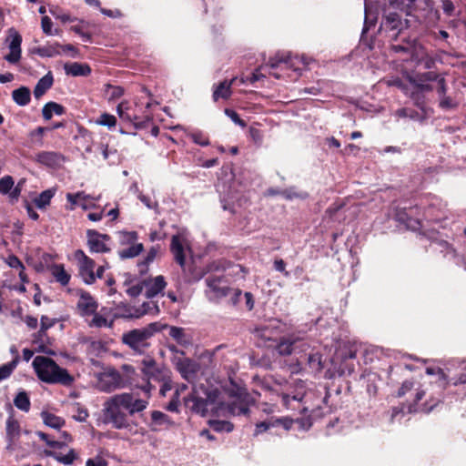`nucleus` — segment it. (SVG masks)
I'll list each match as a JSON object with an SVG mask.
<instances>
[{
	"mask_svg": "<svg viewBox=\"0 0 466 466\" xmlns=\"http://www.w3.org/2000/svg\"><path fill=\"white\" fill-rule=\"evenodd\" d=\"M6 449L15 451L18 447V440L22 434L20 424L13 416H9L5 421Z\"/></svg>",
	"mask_w": 466,
	"mask_h": 466,
	"instance_id": "obj_14",
	"label": "nucleus"
},
{
	"mask_svg": "<svg viewBox=\"0 0 466 466\" xmlns=\"http://www.w3.org/2000/svg\"><path fill=\"white\" fill-rule=\"evenodd\" d=\"M410 82L418 89L422 92H430L432 91L433 87L431 85L428 84L424 81H420L419 78H411L410 77Z\"/></svg>",
	"mask_w": 466,
	"mask_h": 466,
	"instance_id": "obj_54",
	"label": "nucleus"
},
{
	"mask_svg": "<svg viewBox=\"0 0 466 466\" xmlns=\"http://www.w3.org/2000/svg\"><path fill=\"white\" fill-rule=\"evenodd\" d=\"M225 114L238 126L241 127H245L247 126L246 122L244 120H242L238 114L234 111V110H231V109H228V108H226L225 109Z\"/></svg>",
	"mask_w": 466,
	"mask_h": 466,
	"instance_id": "obj_57",
	"label": "nucleus"
},
{
	"mask_svg": "<svg viewBox=\"0 0 466 466\" xmlns=\"http://www.w3.org/2000/svg\"><path fill=\"white\" fill-rule=\"evenodd\" d=\"M14 179L11 176H5L0 179V193L7 194L14 187Z\"/></svg>",
	"mask_w": 466,
	"mask_h": 466,
	"instance_id": "obj_52",
	"label": "nucleus"
},
{
	"mask_svg": "<svg viewBox=\"0 0 466 466\" xmlns=\"http://www.w3.org/2000/svg\"><path fill=\"white\" fill-rule=\"evenodd\" d=\"M124 95V89L119 86L106 84L105 86V96L109 102L120 98Z\"/></svg>",
	"mask_w": 466,
	"mask_h": 466,
	"instance_id": "obj_35",
	"label": "nucleus"
},
{
	"mask_svg": "<svg viewBox=\"0 0 466 466\" xmlns=\"http://www.w3.org/2000/svg\"><path fill=\"white\" fill-rule=\"evenodd\" d=\"M306 394V385L304 381L300 380H297L290 386V390L289 392H282L280 394L283 405L286 409H292L290 405V400L295 401H302Z\"/></svg>",
	"mask_w": 466,
	"mask_h": 466,
	"instance_id": "obj_13",
	"label": "nucleus"
},
{
	"mask_svg": "<svg viewBox=\"0 0 466 466\" xmlns=\"http://www.w3.org/2000/svg\"><path fill=\"white\" fill-rule=\"evenodd\" d=\"M169 336L179 344L187 345L189 343V339L187 338L184 329L182 328L171 327L169 329Z\"/></svg>",
	"mask_w": 466,
	"mask_h": 466,
	"instance_id": "obj_39",
	"label": "nucleus"
},
{
	"mask_svg": "<svg viewBox=\"0 0 466 466\" xmlns=\"http://www.w3.org/2000/svg\"><path fill=\"white\" fill-rule=\"evenodd\" d=\"M275 427L274 420L262 421L256 424L255 435H258L264 431H267L269 428Z\"/></svg>",
	"mask_w": 466,
	"mask_h": 466,
	"instance_id": "obj_61",
	"label": "nucleus"
},
{
	"mask_svg": "<svg viewBox=\"0 0 466 466\" xmlns=\"http://www.w3.org/2000/svg\"><path fill=\"white\" fill-rule=\"evenodd\" d=\"M141 365V371L144 377L148 380L144 390L147 393V397H150V390L153 388L150 381L165 382V385H167L170 371L163 366H158L153 359H144Z\"/></svg>",
	"mask_w": 466,
	"mask_h": 466,
	"instance_id": "obj_6",
	"label": "nucleus"
},
{
	"mask_svg": "<svg viewBox=\"0 0 466 466\" xmlns=\"http://www.w3.org/2000/svg\"><path fill=\"white\" fill-rule=\"evenodd\" d=\"M151 420L152 424L154 426H167L171 427L174 425V422L169 419V417L162 411L154 410L151 412Z\"/></svg>",
	"mask_w": 466,
	"mask_h": 466,
	"instance_id": "obj_32",
	"label": "nucleus"
},
{
	"mask_svg": "<svg viewBox=\"0 0 466 466\" xmlns=\"http://www.w3.org/2000/svg\"><path fill=\"white\" fill-rule=\"evenodd\" d=\"M64 113H65L64 106L56 102L46 103L42 109V115L46 120H50L54 114L57 115V116H61Z\"/></svg>",
	"mask_w": 466,
	"mask_h": 466,
	"instance_id": "obj_27",
	"label": "nucleus"
},
{
	"mask_svg": "<svg viewBox=\"0 0 466 466\" xmlns=\"http://www.w3.org/2000/svg\"><path fill=\"white\" fill-rule=\"evenodd\" d=\"M413 388V382L410 380H406L402 383L401 387L398 390V397L404 396L408 391L411 390Z\"/></svg>",
	"mask_w": 466,
	"mask_h": 466,
	"instance_id": "obj_64",
	"label": "nucleus"
},
{
	"mask_svg": "<svg viewBox=\"0 0 466 466\" xmlns=\"http://www.w3.org/2000/svg\"><path fill=\"white\" fill-rule=\"evenodd\" d=\"M87 246L91 252L106 253L110 251L107 242L110 237L106 234H101L94 229L86 231Z\"/></svg>",
	"mask_w": 466,
	"mask_h": 466,
	"instance_id": "obj_12",
	"label": "nucleus"
},
{
	"mask_svg": "<svg viewBox=\"0 0 466 466\" xmlns=\"http://www.w3.org/2000/svg\"><path fill=\"white\" fill-rule=\"evenodd\" d=\"M149 396L139 398L134 392H124L108 398L103 405V414L106 422L116 429H125L128 426L127 415L145 410L148 405Z\"/></svg>",
	"mask_w": 466,
	"mask_h": 466,
	"instance_id": "obj_2",
	"label": "nucleus"
},
{
	"mask_svg": "<svg viewBox=\"0 0 466 466\" xmlns=\"http://www.w3.org/2000/svg\"><path fill=\"white\" fill-rule=\"evenodd\" d=\"M156 256H157V249L155 248H152L147 252L144 261L138 264L140 273L143 274L147 270L148 264L151 263L155 259Z\"/></svg>",
	"mask_w": 466,
	"mask_h": 466,
	"instance_id": "obj_50",
	"label": "nucleus"
},
{
	"mask_svg": "<svg viewBox=\"0 0 466 466\" xmlns=\"http://www.w3.org/2000/svg\"><path fill=\"white\" fill-rule=\"evenodd\" d=\"M119 236V244L121 246H129L132 244H136L137 240V233L136 231H120L118 233Z\"/></svg>",
	"mask_w": 466,
	"mask_h": 466,
	"instance_id": "obj_38",
	"label": "nucleus"
},
{
	"mask_svg": "<svg viewBox=\"0 0 466 466\" xmlns=\"http://www.w3.org/2000/svg\"><path fill=\"white\" fill-rule=\"evenodd\" d=\"M273 420H274L275 426L281 425L287 431L291 429V427L294 423V420L289 417L279 418V419H275Z\"/></svg>",
	"mask_w": 466,
	"mask_h": 466,
	"instance_id": "obj_62",
	"label": "nucleus"
},
{
	"mask_svg": "<svg viewBox=\"0 0 466 466\" xmlns=\"http://www.w3.org/2000/svg\"><path fill=\"white\" fill-rule=\"evenodd\" d=\"M35 160L40 165L46 166L47 167L56 168L60 167L64 163L65 157L62 154L58 152L41 151L35 155Z\"/></svg>",
	"mask_w": 466,
	"mask_h": 466,
	"instance_id": "obj_15",
	"label": "nucleus"
},
{
	"mask_svg": "<svg viewBox=\"0 0 466 466\" xmlns=\"http://www.w3.org/2000/svg\"><path fill=\"white\" fill-rule=\"evenodd\" d=\"M86 466H107V461L103 458L96 456L94 459H88Z\"/></svg>",
	"mask_w": 466,
	"mask_h": 466,
	"instance_id": "obj_63",
	"label": "nucleus"
},
{
	"mask_svg": "<svg viewBox=\"0 0 466 466\" xmlns=\"http://www.w3.org/2000/svg\"><path fill=\"white\" fill-rule=\"evenodd\" d=\"M191 138L194 143L200 145L202 147H206L209 145V140L207 137H205L200 132H196L191 135Z\"/></svg>",
	"mask_w": 466,
	"mask_h": 466,
	"instance_id": "obj_59",
	"label": "nucleus"
},
{
	"mask_svg": "<svg viewBox=\"0 0 466 466\" xmlns=\"http://www.w3.org/2000/svg\"><path fill=\"white\" fill-rule=\"evenodd\" d=\"M159 312L158 306L153 302H145L142 304V309H136L134 314L129 317L139 318L145 314H157Z\"/></svg>",
	"mask_w": 466,
	"mask_h": 466,
	"instance_id": "obj_36",
	"label": "nucleus"
},
{
	"mask_svg": "<svg viewBox=\"0 0 466 466\" xmlns=\"http://www.w3.org/2000/svg\"><path fill=\"white\" fill-rule=\"evenodd\" d=\"M73 409L76 411V413H74L72 415V418L75 420L80 421V422H84L86 420V419L88 418V411L86 409L81 407L79 404H76L73 407Z\"/></svg>",
	"mask_w": 466,
	"mask_h": 466,
	"instance_id": "obj_51",
	"label": "nucleus"
},
{
	"mask_svg": "<svg viewBox=\"0 0 466 466\" xmlns=\"http://www.w3.org/2000/svg\"><path fill=\"white\" fill-rule=\"evenodd\" d=\"M174 363L176 369L183 379L188 382H193L196 380L200 370V365L198 362L189 358L184 357L182 354L181 356L175 358Z\"/></svg>",
	"mask_w": 466,
	"mask_h": 466,
	"instance_id": "obj_10",
	"label": "nucleus"
},
{
	"mask_svg": "<svg viewBox=\"0 0 466 466\" xmlns=\"http://www.w3.org/2000/svg\"><path fill=\"white\" fill-rule=\"evenodd\" d=\"M128 102L127 101H122L118 104L116 106V113L119 116V117L126 121H136L137 117H132L128 113Z\"/></svg>",
	"mask_w": 466,
	"mask_h": 466,
	"instance_id": "obj_48",
	"label": "nucleus"
},
{
	"mask_svg": "<svg viewBox=\"0 0 466 466\" xmlns=\"http://www.w3.org/2000/svg\"><path fill=\"white\" fill-rule=\"evenodd\" d=\"M235 78L230 81L221 82L213 92V99L218 101L219 98L228 99L231 96V86Z\"/></svg>",
	"mask_w": 466,
	"mask_h": 466,
	"instance_id": "obj_25",
	"label": "nucleus"
},
{
	"mask_svg": "<svg viewBox=\"0 0 466 466\" xmlns=\"http://www.w3.org/2000/svg\"><path fill=\"white\" fill-rule=\"evenodd\" d=\"M205 295L210 302L218 303L231 292L228 279L224 275H209L205 279Z\"/></svg>",
	"mask_w": 466,
	"mask_h": 466,
	"instance_id": "obj_5",
	"label": "nucleus"
},
{
	"mask_svg": "<svg viewBox=\"0 0 466 466\" xmlns=\"http://www.w3.org/2000/svg\"><path fill=\"white\" fill-rule=\"evenodd\" d=\"M14 404L22 411H29L31 403L27 393L24 390L19 391L14 399Z\"/></svg>",
	"mask_w": 466,
	"mask_h": 466,
	"instance_id": "obj_31",
	"label": "nucleus"
},
{
	"mask_svg": "<svg viewBox=\"0 0 466 466\" xmlns=\"http://www.w3.org/2000/svg\"><path fill=\"white\" fill-rule=\"evenodd\" d=\"M277 328H278L277 321H273V322L269 323L268 325H261L259 327H257L254 329V333L256 334V336H258L261 339L270 340L272 339L273 335H275V333H276L275 329Z\"/></svg>",
	"mask_w": 466,
	"mask_h": 466,
	"instance_id": "obj_29",
	"label": "nucleus"
},
{
	"mask_svg": "<svg viewBox=\"0 0 466 466\" xmlns=\"http://www.w3.org/2000/svg\"><path fill=\"white\" fill-rule=\"evenodd\" d=\"M171 251L174 255L175 260L183 267L185 265V248H184V240L178 235H175L171 238L170 245Z\"/></svg>",
	"mask_w": 466,
	"mask_h": 466,
	"instance_id": "obj_20",
	"label": "nucleus"
},
{
	"mask_svg": "<svg viewBox=\"0 0 466 466\" xmlns=\"http://www.w3.org/2000/svg\"><path fill=\"white\" fill-rule=\"evenodd\" d=\"M458 106L459 102L447 94L439 97V106L443 110L455 109Z\"/></svg>",
	"mask_w": 466,
	"mask_h": 466,
	"instance_id": "obj_41",
	"label": "nucleus"
},
{
	"mask_svg": "<svg viewBox=\"0 0 466 466\" xmlns=\"http://www.w3.org/2000/svg\"><path fill=\"white\" fill-rule=\"evenodd\" d=\"M144 250V246L142 243H136L129 245L128 248L120 249L118 251V256L122 259L133 258L137 257Z\"/></svg>",
	"mask_w": 466,
	"mask_h": 466,
	"instance_id": "obj_30",
	"label": "nucleus"
},
{
	"mask_svg": "<svg viewBox=\"0 0 466 466\" xmlns=\"http://www.w3.org/2000/svg\"><path fill=\"white\" fill-rule=\"evenodd\" d=\"M78 458L76 451L71 449L66 454H56L55 459L59 461L60 463H63L65 465H71L73 464L74 461Z\"/></svg>",
	"mask_w": 466,
	"mask_h": 466,
	"instance_id": "obj_47",
	"label": "nucleus"
},
{
	"mask_svg": "<svg viewBox=\"0 0 466 466\" xmlns=\"http://www.w3.org/2000/svg\"><path fill=\"white\" fill-rule=\"evenodd\" d=\"M218 390H208L204 386H194L192 393L185 399L186 405L195 413L206 416L209 410L218 416H237L247 414L248 407L242 400L226 404L218 402Z\"/></svg>",
	"mask_w": 466,
	"mask_h": 466,
	"instance_id": "obj_1",
	"label": "nucleus"
},
{
	"mask_svg": "<svg viewBox=\"0 0 466 466\" xmlns=\"http://www.w3.org/2000/svg\"><path fill=\"white\" fill-rule=\"evenodd\" d=\"M436 92L438 94V97L444 96L447 94L448 86L446 84L445 77L441 75V76L436 81Z\"/></svg>",
	"mask_w": 466,
	"mask_h": 466,
	"instance_id": "obj_58",
	"label": "nucleus"
},
{
	"mask_svg": "<svg viewBox=\"0 0 466 466\" xmlns=\"http://www.w3.org/2000/svg\"><path fill=\"white\" fill-rule=\"evenodd\" d=\"M209 425L215 431L218 432H230L234 428L233 424L227 420H210Z\"/></svg>",
	"mask_w": 466,
	"mask_h": 466,
	"instance_id": "obj_43",
	"label": "nucleus"
},
{
	"mask_svg": "<svg viewBox=\"0 0 466 466\" xmlns=\"http://www.w3.org/2000/svg\"><path fill=\"white\" fill-rule=\"evenodd\" d=\"M32 366L37 378L45 383L63 386H71L74 383V377L49 357H35Z\"/></svg>",
	"mask_w": 466,
	"mask_h": 466,
	"instance_id": "obj_3",
	"label": "nucleus"
},
{
	"mask_svg": "<svg viewBox=\"0 0 466 466\" xmlns=\"http://www.w3.org/2000/svg\"><path fill=\"white\" fill-rule=\"evenodd\" d=\"M64 69L66 75L72 76H86L91 73V68L88 65L77 62L65 64Z\"/></svg>",
	"mask_w": 466,
	"mask_h": 466,
	"instance_id": "obj_21",
	"label": "nucleus"
},
{
	"mask_svg": "<svg viewBox=\"0 0 466 466\" xmlns=\"http://www.w3.org/2000/svg\"><path fill=\"white\" fill-rule=\"evenodd\" d=\"M47 127H38L35 129L29 132V137L31 139V142L33 144H35L37 146H43V136L46 131H47Z\"/></svg>",
	"mask_w": 466,
	"mask_h": 466,
	"instance_id": "obj_45",
	"label": "nucleus"
},
{
	"mask_svg": "<svg viewBox=\"0 0 466 466\" xmlns=\"http://www.w3.org/2000/svg\"><path fill=\"white\" fill-rule=\"evenodd\" d=\"M144 286L146 289L145 295L150 299L161 293L165 289L167 283L163 276H157L144 280Z\"/></svg>",
	"mask_w": 466,
	"mask_h": 466,
	"instance_id": "obj_16",
	"label": "nucleus"
},
{
	"mask_svg": "<svg viewBox=\"0 0 466 466\" xmlns=\"http://www.w3.org/2000/svg\"><path fill=\"white\" fill-rule=\"evenodd\" d=\"M18 363V356H16L12 361L5 363L0 367V381L7 379L15 369Z\"/></svg>",
	"mask_w": 466,
	"mask_h": 466,
	"instance_id": "obj_42",
	"label": "nucleus"
},
{
	"mask_svg": "<svg viewBox=\"0 0 466 466\" xmlns=\"http://www.w3.org/2000/svg\"><path fill=\"white\" fill-rule=\"evenodd\" d=\"M40 322H41V328L39 330V334L42 336L43 334L46 333V331L48 329L52 328L56 324V319H50L47 316H42Z\"/></svg>",
	"mask_w": 466,
	"mask_h": 466,
	"instance_id": "obj_53",
	"label": "nucleus"
},
{
	"mask_svg": "<svg viewBox=\"0 0 466 466\" xmlns=\"http://www.w3.org/2000/svg\"><path fill=\"white\" fill-rule=\"evenodd\" d=\"M41 28L46 35H60V30L53 29V22L46 15H44L41 19Z\"/></svg>",
	"mask_w": 466,
	"mask_h": 466,
	"instance_id": "obj_44",
	"label": "nucleus"
},
{
	"mask_svg": "<svg viewBox=\"0 0 466 466\" xmlns=\"http://www.w3.org/2000/svg\"><path fill=\"white\" fill-rule=\"evenodd\" d=\"M164 327L158 322H153L146 327L135 329L125 333L122 340L133 350L142 353L149 347V339L159 332Z\"/></svg>",
	"mask_w": 466,
	"mask_h": 466,
	"instance_id": "obj_4",
	"label": "nucleus"
},
{
	"mask_svg": "<svg viewBox=\"0 0 466 466\" xmlns=\"http://www.w3.org/2000/svg\"><path fill=\"white\" fill-rule=\"evenodd\" d=\"M426 373L428 375H435L438 377V386L443 390L447 386V376L443 372V370L440 368H427Z\"/></svg>",
	"mask_w": 466,
	"mask_h": 466,
	"instance_id": "obj_40",
	"label": "nucleus"
},
{
	"mask_svg": "<svg viewBox=\"0 0 466 466\" xmlns=\"http://www.w3.org/2000/svg\"><path fill=\"white\" fill-rule=\"evenodd\" d=\"M5 44L9 53L4 56V59L10 64H17L21 59L22 36L15 28L8 30Z\"/></svg>",
	"mask_w": 466,
	"mask_h": 466,
	"instance_id": "obj_8",
	"label": "nucleus"
},
{
	"mask_svg": "<svg viewBox=\"0 0 466 466\" xmlns=\"http://www.w3.org/2000/svg\"><path fill=\"white\" fill-rule=\"evenodd\" d=\"M390 49L394 53H402L406 55L407 56L404 60L409 59V57L411 59H419L418 56L414 57L417 46L413 42L406 41L402 44H394L391 45Z\"/></svg>",
	"mask_w": 466,
	"mask_h": 466,
	"instance_id": "obj_23",
	"label": "nucleus"
},
{
	"mask_svg": "<svg viewBox=\"0 0 466 466\" xmlns=\"http://www.w3.org/2000/svg\"><path fill=\"white\" fill-rule=\"evenodd\" d=\"M299 59L291 58L290 56L284 57L283 56H276L269 59L268 66L271 69L269 75L273 76L277 79L283 77L284 72L293 70L297 72L299 69L296 67V64Z\"/></svg>",
	"mask_w": 466,
	"mask_h": 466,
	"instance_id": "obj_9",
	"label": "nucleus"
},
{
	"mask_svg": "<svg viewBox=\"0 0 466 466\" xmlns=\"http://www.w3.org/2000/svg\"><path fill=\"white\" fill-rule=\"evenodd\" d=\"M144 288V281H142L128 287L126 291L130 297L136 298L142 293Z\"/></svg>",
	"mask_w": 466,
	"mask_h": 466,
	"instance_id": "obj_55",
	"label": "nucleus"
},
{
	"mask_svg": "<svg viewBox=\"0 0 466 466\" xmlns=\"http://www.w3.org/2000/svg\"><path fill=\"white\" fill-rule=\"evenodd\" d=\"M61 47L57 42L48 43L43 46H36L31 49V53L41 57H54L61 55Z\"/></svg>",
	"mask_w": 466,
	"mask_h": 466,
	"instance_id": "obj_19",
	"label": "nucleus"
},
{
	"mask_svg": "<svg viewBox=\"0 0 466 466\" xmlns=\"http://www.w3.org/2000/svg\"><path fill=\"white\" fill-rule=\"evenodd\" d=\"M96 124L99 126H104L110 128H113L116 125V118L115 116L110 115L108 113H103L96 120Z\"/></svg>",
	"mask_w": 466,
	"mask_h": 466,
	"instance_id": "obj_46",
	"label": "nucleus"
},
{
	"mask_svg": "<svg viewBox=\"0 0 466 466\" xmlns=\"http://www.w3.org/2000/svg\"><path fill=\"white\" fill-rule=\"evenodd\" d=\"M54 83V77L51 72H48L41 77L34 88V96L36 99L40 98L48 89L51 88Z\"/></svg>",
	"mask_w": 466,
	"mask_h": 466,
	"instance_id": "obj_22",
	"label": "nucleus"
},
{
	"mask_svg": "<svg viewBox=\"0 0 466 466\" xmlns=\"http://www.w3.org/2000/svg\"><path fill=\"white\" fill-rule=\"evenodd\" d=\"M441 76V74H438L433 71H429L419 75L416 78H419L420 81L424 82H436Z\"/></svg>",
	"mask_w": 466,
	"mask_h": 466,
	"instance_id": "obj_56",
	"label": "nucleus"
},
{
	"mask_svg": "<svg viewBox=\"0 0 466 466\" xmlns=\"http://www.w3.org/2000/svg\"><path fill=\"white\" fill-rule=\"evenodd\" d=\"M5 261L10 268H24L22 261L15 255H9Z\"/></svg>",
	"mask_w": 466,
	"mask_h": 466,
	"instance_id": "obj_60",
	"label": "nucleus"
},
{
	"mask_svg": "<svg viewBox=\"0 0 466 466\" xmlns=\"http://www.w3.org/2000/svg\"><path fill=\"white\" fill-rule=\"evenodd\" d=\"M66 198V200L70 203L68 209L74 210L76 206H80V200H86L91 198V196L86 194L84 191H79L77 193H67Z\"/></svg>",
	"mask_w": 466,
	"mask_h": 466,
	"instance_id": "obj_34",
	"label": "nucleus"
},
{
	"mask_svg": "<svg viewBox=\"0 0 466 466\" xmlns=\"http://www.w3.org/2000/svg\"><path fill=\"white\" fill-rule=\"evenodd\" d=\"M55 195V190L47 189L43 191L35 199V204L38 208H45L50 204L52 198Z\"/></svg>",
	"mask_w": 466,
	"mask_h": 466,
	"instance_id": "obj_37",
	"label": "nucleus"
},
{
	"mask_svg": "<svg viewBox=\"0 0 466 466\" xmlns=\"http://www.w3.org/2000/svg\"><path fill=\"white\" fill-rule=\"evenodd\" d=\"M41 418L46 426L53 429L59 430L65 425V420L63 418L47 411H43Z\"/></svg>",
	"mask_w": 466,
	"mask_h": 466,
	"instance_id": "obj_28",
	"label": "nucleus"
},
{
	"mask_svg": "<svg viewBox=\"0 0 466 466\" xmlns=\"http://www.w3.org/2000/svg\"><path fill=\"white\" fill-rule=\"evenodd\" d=\"M400 27H401L400 18L395 13H390L389 15H387L381 24L382 29H384L385 31L392 32V34L390 35V38L397 37V35L400 32Z\"/></svg>",
	"mask_w": 466,
	"mask_h": 466,
	"instance_id": "obj_18",
	"label": "nucleus"
},
{
	"mask_svg": "<svg viewBox=\"0 0 466 466\" xmlns=\"http://www.w3.org/2000/svg\"><path fill=\"white\" fill-rule=\"evenodd\" d=\"M93 315L94 317L89 324L91 327L102 328L112 326V320L108 321L106 318L96 312Z\"/></svg>",
	"mask_w": 466,
	"mask_h": 466,
	"instance_id": "obj_49",
	"label": "nucleus"
},
{
	"mask_svg": "<svg viewBox=\"0 0 466 466\" xmlns=\"http://www.w3.org/2000/svg\"><path fill=\"white\" fill-rule=\"evenodd\" d=\"M297 341V339L283 338L280 339L277 346V351L283 356H288L292 353L293 344Z\"/></svg>",
	"mask_w": 466,
	"mask_h": 466,
	"instance_id": "obj_33",
	"label": "nucleus"
},
{
	"mask_svg": "<svg viewBox=\"0 0 466 466\" xmlns=\"http://www.w3.org/2000/svg\"><path fill=\"white\" fill-rule=\"evenodd\" d=\"M122 376L116 370H107L98 375L96 387L104 392H111L122 387Z\"/></svg>",
	"mask_w": 466,
	"mask_h": 466,
	"instance_id": "obj_11",
	"label": "nucleus"
},
{
	"mask_svg": "<svg viewBox=\"0 0 466 466\" xmlns=\"http://www.w3.org/2000/svg\"><path fill=\"white\" fill-rule=\"evenodd\" d=\"M74 258L77 261L79 275L84 282L87 285L93 284L96 281L95 261L87 257L82 249H76L74 252Z\"/></svg>",
	"mask_w": 466,
	"mask_h": 466,
	"instance_id": "obj_7",
	"label": "nucleus"
},
{
	"mask_svg": "<svg viewBox=\"0 0 466 466\" xmlns=\"http://www.w3.org/2000/svg\"><path fill=\"white\" fill-rule=\"evenodd\" d=\"M97 307V303L87 292L81 291L77 302V309L82 316L95 314Z\"/></svg>",
	"mask_w": 466,
	"mask_h": 466,
	"instance_id": "obj_17",
	"label": "nucleus"
},
{
	"mask_svg": "<svg viewBox=\"0 0 466 466\" xmlns=\"http://www.w3.org/2000/svg\"><path fill=\"white\" fill-rule=\"evenodd\" d=\"M51 272L56 280L59 282L62 286H66L69 283L71 276L66 271L64 265H53L51 267Z\"/></svg>",
	"mask_w": 466,
	"mask_h": 466,
	"instance_id": "obj_26",
	"label": "nucleus"
},
{
	"mask_svg": "<svg viewBox=\"0 0 466 466\" xmlns=\"http://www.w3.org/2000/svg\"><path fill=\"white\" fill-rule=\"evenodd\" d=\"M13 100L20 106H26L31 99L30 89L26 86H21L17 89H15L12 92Z\"/></svg>",
	"mask_w": 466,
	"mask_h": 466,
	"instance_id": "obj_24",
	"label": "nucleus"
}]
</instances>
